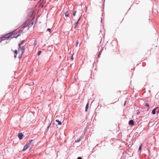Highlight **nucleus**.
Returning <instances> with one entry per match:
<instances>
[{"label": "nucleus", "mask_w": 159, "mask_h": 159, "mask_svg": "<svg viewBox=\"0 0 159 159\" xmlns=\"http://www.w3.org/2000/svg\"><path fill=\"white\" fill-rule=\"evenodd\" d=\"M154 1H157V0H154Z\"/></svg>", "instance_id": "nucleus-25"}, {"label": "nucleus", "mask_w": 159, "mask_h": 159, "mask_svg": "<svg viewBox=\"0 0 159 159\" xmlns=\"http://www.w3.org/2000/svg\"><path fill=\"white\" fill-rule=\"evenodd\" d=\"M158 107H157L156 108H155L153 109L152 111V114H156V110L157 108Z\"/></svg>", "instance_id": "nucleus-9"}, {"label": "nucleus", "mask_w": 159, "mask_h": 159, "mask_svg": "<svg viewBox=\"0 0 159 159\" xmlns=\"http://www.w3.org/2000/svg\"><path fill=\"white\" fill-rule=\"evenodd\" d=\"M47 30L48 31H50V30H51V29H49V28H48L47 29Z\"/></svg>", "instance_id": "nucleus-22"}, {"label": "nucleus", "mask_w": 159, "mask_h": 159, "mask_svg": "<svg viewBox=\"0 0 159 159\" xmlns=\"http://www.w3.org/2000/svg\"><path fill=\"white\" fill-rule=\"evenodd\" d=\"M56 121L58 123V125H61V121H59L58 120H56Z\"/></svg>", "instance_id": "nucleus-13"}, {"label": "nucleus", "mask_w": 159, "mask_h": 159, "mask_svg": "<svg viewBox=\"0 0 159 159\" xmlns=\"http://www.w3.org/2000/svg\"><path fill=\"white\" fill-rule=\"evenodd\" d=\"M72 19L73 20H75V17H73L72 18Z\"/></svg>", "instance_id": "nucleus-23"}, {"label": "nucleus", "mask_w": 159, "mask_h": 159, "mask_svg": "<svg viewBox=\"0 0 159 159\" xmlns=\"http://www.w3.org/2000/svg\"><path fill=\"white\" fill-rule=\"evenodd\" d=\"M77 159H82V158L81 157H79Z\"/></svg>", "instance_id": "nucleus-24"}, {"label": "nucleus", "mask_w": 159, "mask_h": 159, "mask_svg": "<svg viewBox=\"0 0 159 159\" xmlns=\"http://www.w3.org/2000/svg\"><path fill=\"white\" fill-rule=\"evenodd\" d=\"M134 122L132 120H130L129 121V124L131 125H134Z\"/></svg>", "instance_id": "nucleus-6"}, {"label": "nucleus", "mask_w": 159, "mask_h": 159, "mask_svg": "<svg viewBox=\"0 0 159 159\" xmlns=\"http://www.w3.org/2000/svg\"><path fill=\"white\" fill-rule=\"evenodd\" d=\"M79 43V41L78 40H77L76 42V47H77L78 46V44Z\"/></svg>", "instance_id": "nucleus-15"}, {"label": "nucleus", "mask_w": 159, "mask_h": 159, "mask_svg": "<svg viewBox=\"0 0 159 159\" xmlns=\"http://www.w3.org/2000/svg\"><path fill=\"white\" fill-rule=\"evenodd\" d=\"M36 42H37V41L36 40H35V41H34V44H33V46H35L37 44Z\"/></svg>", "instance_id": "nucleus-17"}, {"label": "nucleus", "mask_w": 159, "mask_h": 159, "mask_svg": "<svg viewBox=\"0 0 159 159\" xmlns=\"http://www.w3.org/2000/svg\"><path fill=\"white\" fill-rule=\"evenodd\" d=\"M14 57L15 58H16V55L18 53V52L16 50H15V51H14Z\"/></svg>", "instance_id": "nucleus-11"}, {"label": "nucleus", "mask_w": 159, "mask_h": 159, "mask_svg": "<svg viewBox=\"0 0 159 159\" xmlns=\"http://www.w3.org/2000/svg\"><path fill=\"white\" fill-rule=\"evenodd\" d=\"M23 136V135L22 133H20L18 134V137L20 140L22 139Z\"/></svg>", "instance_id": "nucleus-3"}, {"label": "nucleus", "mask_w": 159, "mask_h": 159, "mask_svg": "<svg viewBox=\"0 0 159 159\" xmlns=\"http://www.w3.org/2000/svg\"><path fill=\"white\" fill-rule=\"evenodd\" d=\"M29 146L28 145L26 144L24 146V148L22 150V151H25L29 147Z\"/></svg>", "instance_id": "nucleus-4"}, {"label": "nucleus", "mask_w": 159, "mask_h": 159, "mask_svg": "<svg viewBox=\"0 0 159 159\" xmlns=\"http://www.w3.org/2000/svg\"><path fill=\"white\" fill-rule=\"evenodd\" d=\"M145 106H146V107H148L149 106V105L147 103L146 104Z\"/></svg>", "instance_id": "nucleus-20"}, {"label": "nucleus", "mask_w": 159, "mask_h": 159, "mask_svg": "<svg viewBox=\"0 0 159 159\" xmlns=\"http://www.w3.org/2000/svg\"><path fill=\"white\" fill-rule=\"evenodd\" d=\"M87 7H86V10H87Z\"/></svg>", "instance_id": "nucleus-26"}, {"label": "nucleus", "mask_w": 159, "mask_h": 159, "mask_svg": "<svg viewBox=\"0 0 159 159\" xmlns=\"http://www.w3.org/2000/svg\"><path fill=\"white\" fill-rule=\"evenodd\" d=\"M25 43V41L23 40L22 41V42L20 43L19 45V46H21V45H23L24 43Z\"/></svg>", "instance_id": "nucleus-12"}, {"label": "nucleus", "mask_w": 159, "mask_h": 159, "mask_svg": "<svg viewBox=\"0 0 159 159\" xmlns=\"http://www.w3.org/2000/svg\"><path fill=\"white\" fill-rule=\"evenodd\" d=\"M64 13L66 17H68L69 16V13L68 11H66V12H65Z\"/></svg>", "instance_id": "nucleus-7"}, {"label": "nucleus", "mask_w": 159, "mask_h": 159, "mask_svg": "<svg viewBox=\"0 0 159 159\" xmlns=\"http://www.w3.org/2000/svg\"><path fill=\"white\" fill-rule=\"evenodd\" d=\"M41 53H42L41 51H39L38 53V56L39 55L41 54Z\"/></svg>", "instance_id": "nucleus-16"}, {"label": "nucleus", "mask_w": 159, "mask_h": 159, "mask_svg": "<svg viewBox=\"0 0 159 159\" xmlns=\"http://www.w3.org/2000/svg\"><path fill=\"white\" fill-rule=\"evenodd\" d=\"M88 103L86 105V107H85V111H87V109L88 108Z\"/></svg>", "instance_id": "nucleus-14"}, {"label": "nucleus", "mask_w": 159, "mask_h": 159, "mask_svg": "<svg viewBox=\"0 0 159 159\" xmlns=\"http://www.w3.org/2000/svg\"><path fill=\"white\" fill-rule=\"evenodd\" d=\"M25 48V45H21V46H19L18 52L19 54V58L21 57L22 55L24 53Z\"/></svg>", "instance_id": "nucleus-2"}, {"label": "nucleus", "mask_w": 159, "mask_h": 159, "mask_svg": "<svg viewBox=\"0 0 159 159\" xmlns=\"http://www.w3.org/2000/svg\"><path fill=\"white\" fill-rule=\"evenodd\" d=\"M141 146H142V145H141L139 147V150H141V148H142Z\"/></svg>", "instance_id": "nucleus-21"}, {"label": "nucleus", "mask_w": 159, "mask_h": 159, "mask_svg": "<svg viewBox=\"0 0 159 159\" xmlns=\"http://www.w3.org/2000/svg\"><path fill=\"white\" fill-rule=\"evenodd\" d=\"M34 24V21L32 20L28 24L29 27L31 26Z\"/></svg>", "instance_id": "nucleus-5"}, {"label": "nucleus", "mask_w": 159, "mask_h": 159, "mask_svg": "<svg viewBox=\"0 0 159 159\" xmlns=\"http://www.w3.org/2000/svg\"><path fill=\"white\" fill-rule=\"evenodd\" d=\"M19 35L16 36V35L13 33H10L8 34H7L5 36L2 37V40H7L9 39L10 38H16Z\"/></svg>", "instance_id": "nucleus-1"}, {"label": "nucleus", "mask_w": 159, "mask_h": 159, "mask_svg": "<svg viewBox=\"0 0 159 159\" xmlns=\"http://www.w3.org/2000/svg\"><path fill=\"white\" fill-rule=\"evenodd\" d=\"M33 140L32 139L29 140V142L26 144L28 145L29 146L31 144V143L33 141Z\"/></svg>", "instance_id": "nucleus-10"}, {"label": "nucleus", "mask_w": 159, "mask_h": 159, "mask_svg": "<svg viewBox=\"0 0 159 159\" xmlns=\"http://www.w3.org/2000/svg\"><path fill=\"white\" fill-rule=\"evenodd\" d=\"M80 19V18H79L78 20H77V22L75 23V24L74 25H75V28H76L77 27V25H78V22H79Z\"/></svg>", "instance_id": "nucleus-8"}, {"label": "nucleus", "mask_w": 159, "mask_h": 159, "mask_svg": "<svg viewBox=\"0 0 159 159\" xmlns=\"http://www.w3.org/2000/svg\"><path fill=\"white\" fill-rule=\"evenodd\" d=\"M73 55H72L70 59L71 60H73Z\"/></svg>", "instance_id": "nucleus-19"}, {"label": "nucleus", "mask_w": 159, "mask_h": 159, "mask_svg": "<svg viewBox=\"0 0 159 159\" xmlns=\"http://www.w3.org/2000/svg\"><path fill=\"white\" fill-rule=\"evenodd\" d=\"M76 11H74V12L73 14V16H75V14L76 13Z\"/></svg>", "instance_id": "nucleus-18"}]
</instances>
